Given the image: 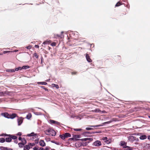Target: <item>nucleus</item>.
Here are the masks:
<instances>
[{"label": "nucleus", "instance_id": "de8ad7c7", "mask_svg": "<svg viewBox=\"0 0 150 150\" xmlns=\"http://www.w3.org/2000/svg\"><path fill=\"white\" fill-rule=\"evenodd\" d=\"M148 139L149 140H150V135L148 137Z\"/></svg>", "mask_w": 150, "mask_h": 150}, {"label": "nucleus", "instance_id": "a211bd4d", "mask_svg": "<svg viewBox=\"0 0 150 150\" xmlns=\"http://www.w3.org/2000/svg\"><path fill=\"white\" fill-rule=\"evenodd\" d=\"M29 68L28 66H24L22 67V69H26Z\"/></svg>", "mask_w": 150, "mask_h": 150}, {"label": "nucleus", "instance_id": "2eb2a0df", "mask_svg": "<svg viewBox=\"0 0 150 150\" xmlns=\"http://www.w3.org/2000/svg\"><path fill=\"white\" fill-rule=\"evenodd\" d=\"M7 72H14L15 71L14 69H7L6 70Z\"/></svg>", "mask_w": 150, "mask_h": 150}, {"label": "nucleus", "instance_id": "603ef678", "mask_svg": "<svg viewBox=\"0 0 150 150\" xmlns=\"http://www.w3.org/2000/svg\"><path fill=\"white\" fill-rule=\"evenodd\" d=\"M101 126V125H98L96 126V127H99V126Z\"/></svg>", "mask_w": 150, "mask_h": 150}, {"label": "nucleus", "instance_id": "c756f323", "mask_svg": "<svg viewBox=\"0 0 150 150\" xmlns=\"http://www.w3.org/2000/svg\"><path fill=\"white\" fill-rule=\"evenodd\" d=\"M95 111L96 112H99L100 113L101 112V110H99L98 109H96L95 110Z\"/></svg>", "mask_w": 150, "mask_h": 150}, {"label": "nucleus", "instance_id": "f257e3e1", "mask_svg": "<svg viewBox=\"0 0 150 150\" xmlns=\"http://www.w3.org/2000/svg\"><path fill=\"white\" fill-rule=\"evenodd\" d=\"M44 132L45 134L47 135L54 136L56 135V132L53 129L51 128L45 130Z\"/></svg>", "mask_w": 150, "mask_h": 150}, {"label": "nucleus", "instance_id": "9d476101", "mask_svg": "<svg viewBox=\"0 0 150 150\" xmlns=\"http://www.w3.org/2000/svg\"><path fill=\"white\" fill-rule=\"evenodd\" d=\"M147 137L146 135H142L139 137V139L141 140H144L146 139Z\"/></svg>", "mask_w": 150, "mask_h": 150}, {"label": "nucleus", "instance_id": "412c9836", "mask_svg": "<svg viewBox=\"0 0 150 150\" xmlns=\"http://www.w3.org/2000/svg\"><path fill=\"white\" fill-rule=\"evenodd\" d=\"M22 69V67H19L18 68H16L14 69L15 71H18L19 70H21Z\"/></svg>", "mask_w": 150, "mask_h": 150}, {"label": "nucleus", "instance_id": "72a5a7b5", "mask_svg": "<svg viewBox=\"0 0 150 150\" xmlns=\"http://www.w3.org/2000/svg\"><path fill=\"white\" fill-rule=\"evenodd\" d=\"M12 52L13 51H4V53H6L9 52Z\"/></svg>", "mask_w": 150, "mask_h": 150}, {"label": "nucleus", "instance_id": "5fc2aeb1", "mask_svg": "<svg viewBox=\"0 0 150 150\" xmlns=\"http://www.w3.org/2000/svg\"><path fill=\"white\" fill-rule=\"evenodd\" d=\"M42 87V88H44V86H42V87Z\"/></svg>", "mask_w": 150, "mask_h": 150}, {"label": "nucleus", "instance_id": "13d9d810", "mask_svg": "<svg viewBox=\"0 0 150 150\" xmlns=\"http://www.w3.org/2000/svg\"><path fill=\"white\" fill-rule=\"evenodd\" d=\"M55 150V149H52V150Z\"/></svg>", "mask_w": 150, "mask_h": 150}, {"label": "nucleus", "instance_id": "dca6fc26", "mask_svg": "<svg viewBox=\"0 0 150 150\" xmlns=\"http://www.w3.org/2000/svg\"><path fill=\"white\" fill-rule=\"evenodd\" d=\"M11 140V137H7L6 139V141L7 142H10Z\"/></svg>", "mask_w": 150, "mask_h": 150}, {"label": "nucleus", "instance_id": "6ab92c4d", "mask_svg": "<svg viewBox=\"0 0 150 150\" xmlns=\"http://www.w3.org/2000/svg\"><path fill=\"white\" fill-rule=\"evenodd\" d=\"M76 141L77 140H80L81 141H82V142H84V141H87L86 138H84V139H76Z\"/></svg>", "mask_w": 150, "mask_h": 150}, {"label": "nucleus", "instance_id": "e433bc0d", "mask_svg": "<svg viewBox=\"0 0 150 150\" xmlns=\"http://www.w3.org/2000/svg\"><path fill=\"white\" fill-rule=\"evenodd\" d=\"M86 129L87 130H92V128H91L87 127L86 128Z\"/></svg>", "mask_w": 150, "mask_h": 150}, {"label": "nucleus", "instance_id": "a878e982", "mask_svg": "<svg viewBox=\"0 0 150 150\" xmlns=\"http://www.w3.org/2000/svg\"><path fill=\"white\" fill-rule=\"evenodd\" d=\"M122 4V3L120 2H119L117 3L115 5V6H120Z\"/></svg>", "mask_w": 150, "mask_h": 150}, {"label": "nucleus", "instance_id": "6e6552de", "mask_svg": "<svg viewBox=\"0 0 150 150\" xmlns=\"http://www.w3.org/2000/svg\"><path fill=\"white\" fill-rule=\"evenodd\" d=\"M40 145L42 146H44L45 145V144L43 140H40L39 142Z\"/></svg>", "mask_w": 150, "mask_h": 150}, {"label": "nucleus", "instance_id": "6e6d98bb", "mask_svg": "<svg viewBox=\"0 0 150 150\" xmlns=\"http://www.w3.org/2000/svg\"><path fill=\"white\" fill-rule=\"evenodd\" d=\"M63 33V32H62L61 33L62 34Z\"/></svg>", "mask_w": 150, "mask_h": 150}, {"label": "nucleus", "instance_id": "49530a36", "mask_svg": "<svg viewBox=\"0 0 150 150\" xmlns=\"http://www.w3.org/2000/svg\"><path fill=\"white\" fill-rule=\"evenodd\" d=\"M76 72H72V74H76Z\"/></svg>", "mask_w": 150, "mask_h": 150}, {"label": "nucleus", "instance_id": "37998d69", "mask_svg": "<svg viewBox=\"0 0 150 150\" xmlns=\"http://www.w3.org/2000/svg\"><path fill=\"white\" fill-rule=\"evenodd\" d=\"M4 149L3 150H9L10 149H8L7 148H4Z\"/></svg>", "mask_w": 150, "mask_h": 150}, {"label": "nucleus", "instance_id": "cd10ccee", "mask_svg": "<svg viewBox=\"0 0 150 150\" xmlns=\"http://www.w3.org/2000/svg\"><path fill=\"white\" fill-rule=\"evenodd\" d=\"M112 121H113V120H110V121H108V122H105L103 123V124H109V123H111Z\"/></svg>", "mask_w": 150, "mask_h": 150}, {"label": "nucleus", "instance_id": "c03bdc74", "mask_svg": "<svg viewBox=\"0 0 150 150\" xmlns=\"http://www.w3.org/2000/svg\"><path fill=\"white\" fill-rule=\"evenodd\" d=\"M39 46L38 45H36L35 46V47H36V48H39Z\"/></svg>", "mask_w": 150, "mask_h": 150}, {"label": "nucleus", "instance_id": "c9c22d12", "mask_svg": "<svg viewBox=\"0 0 150 150\" xmlns=\"http://www.w3.org/2000/svg\"><path fill=\"white\" fill-rule=\"evenodd\" d=\"M26 48H27V49H30L31 48V46H30H30H27L26 47Z\"/></svg>", "mask_w": 150, "mask_h": 150}, {"label": "nucleus", "instance_id": "a18cd8bd", "mask_svg": "<svg viewBox=\"0 0 150 150\" xmlns=\"http://www.w3.org/2000/svg\"><path fill=\"white\" fill-rule=\"evenodd\" d=\"M105 112V111H101V112L100 113H104Z\"/></svg>", "mask_w": 150, "mask_h": 150}, {"label": "nucleus", "instance_id": "9b49d317", "mask_svg": "<svg viewBox=\"0 0 150 150\" xmlns=\"http://www.w3.org/2000/svg\"><path fill=\"white\" fill-rule=\"evenodd\" d=\"M27 136H33V138H34V137L36 138L37 136L36 135L34 134V133H32L31 134H28L27 135Z\"/></svg>", "mask_w": 150, "mask_h": 150}, {"label": "nucleus", "instance_id": "aec40b11", "mask_svg": "<svg viewBox=\"0 0 150 150\" xmlns=\"http://www.w3.org/2000/svg\"><path fill=\"white\" fill-rule=\"evenodd\" d=\"M50 42H51V41L50 40H47V41H45L43 43V44H45V45L47 44H49V43H50Z\"/></svg>", "mask_w": 150, "mask_h": 150}, {"label": "nucleus", "instance_id": "2f4dec72", "mask_svg": "<svg viewBox=\"0 0 150 150\" xmlns=\"http://www.w3.org/2000/svg\"><path fill=\"white\" fill-rule=\"evenodd\" d=\"M34 114L37 115H41V113L40 112H34Z\"/></svg>", "mask_w": 150, "mask_h": 150}, {"label": "nucleus", "instance_id": "c85d7f7f", "mask_svg": "<svg viewBox=\"0 0 150 150\" xmlns=\"http://www.w3.org/2000/svg\"><path fill=\"white\" fill-rule=\"evenodd\" d=\"M18 145H19V146L20 147H23L24 145V144L22 143H19Z\"/></svg>", "mask_w": 150, "mask_h": 150}, {"label": "nucleus", "instance_id": "680f3d73", "mask_svg": "<svg viewBox=\"0 0 150 150\" xmlns=\"http://www.w3.org/2000/svg\"><path fill=\"white\" fill-rule=\"evenodd\" d=\"M50 80H47V81H49Z\"/></svg>", "mask_w": 150, "mask_h": 150}, {"label": "nucleus", "instance_id": "f704fd0d", "mask_svg": "<svg viewBox=\"0 0 150 150\" xmlns=\"http://www.w3.org/2000/svg\"><path fill=\"white\" fill-rule=\"evenodd\" d=\"M86 138V140H90V141H92L93 140V139L91 138Z\"/></svg>", "mask_w": 150, "mask_h": 150}, {"label": "nucleus", "instance_id": "423d86ee", "mask_svg": "<svg viewBox=\"0 0 150 150\" xmlns=\"http://www.w3.org/2000/svg\"><path fill=\"white\" fill-rule=\"evenodd\" d=\"M128 138L129 141L131 142H133L136 140L135 137L132 136L129 137Z\"/></svg>", "mask_w": 150, "mask_h": 150}, {"label": "nucleus", "instance_id": "09e8293b", "mask_svg": "<svg viewBox=\"0 0 150 150\" xmlns=\"http://www.w3.org/2000/svg\"><path fill=\"white\" fill-rule=\"evenodd\" d=\"M18 139L19 140H22V138L21 137H19L18 138Z\"/></svg>", "mask_w": 150, "mask_h": 150}, {"label": "nucleus", "instance_id": "f8f14e48", "mask_svg": "<svg viewBox=\"0 0 150 150\" xmlns=\"http://www.w3.org/2000/svg\"><path fill=\"white\" fill-rule=\"evenodd\" d=\"M18 125H20L22 122L23 120L21 118H19L18 120Z\"/></svg>", "mask_w": 150, "mask_h": 150}, {"label": "nucleus", "instance_id": "052dcab7", "mask_svg": "<svg viewBox=\"0 0 150 150\" xmlns=\"http://www.w3.org/2000/svg\"><path fill=\"white\" fill-rule=\"evenodd\" d=\"M138 140V139H137V140Z\"/></svg>", "mask_w": 150, "mask_h": 150}, {"label": "nucleus", "instance_id": "1a4fd4ad", "mask_svg": "<svg viewBox=\"0 0 150 150\" xmlns=\"http://www.w3.org/2000/svg\"><path fill=\"white\" fill-rule=\"evenodd\" d=\"M50 123L52 124H55L56 125L59 124V123L57 122L52 120H50Z\"/></svg>", "mask_w": 150, "mask_h": 150}, {"label": "nucleus", "instance_id": "864d4df0", "mask_svg": "<svg viewBox=\"0 0 150 150\" xmlns=\"http://www.w3.org/2000/svg\"><path fill=\"white\" fill-rule=\"evenodd\" d=\"M18 50H15V51H12L13 52H17V51H18Z\"/></svg>", "mask_w": 150, "mask_h": 150}, {"label": "nucleus", "instance_id": "20e7f679", "mask_svg": "<svg viewBox=\"0 0 150 150\" xmlns=\"http://www.w3.org/2000/svg\"><path fill=\"white\" fill-rule=\"evenodd\" d=\"M127 143L123 141H122L120 142V145L122 146L123 148H128L129 146H126Z\"/></svg>", "mask_w": 150, "mask_h": 150}, {"label": "nucleus", "instance_id": "e2e57ef3", "mask_svg": "<svg viewBox=\"0 0 150 150\" xmlns=\"http://www.w3.org/2000/svg\"><path fill=\"white\" fill-rule=\"evenodd\" d=\"M2 54H0V55H1Z\"/></svg>", "mask_w": 150, "mask_h": 150}, {"label": "nucleus", "instance_id": "0eeeda50", "mask_svg": "<svg viewBox=\"0 0 150 150\" xmlns=\"http://www.w3.org/2000/svg\"><path fill=\"white\" fill-rule=\"evenodd\" d=\"M86 58L87 61L88 62H91L92 60L90 58L88 54H86Z\"/></svg>", "mask_w": 150, "mask_h": 150}, {"label": "nucleus", "instance_id": "79ce46f5", "mask_svg": "<svg viewBox=\"0 0 150 150\" xmlns=\"http://www.w3.org/2000/svg\"><path fill=\"white\" fill-rule=\"evenodd\" d=\"M17 135L20 136L21 135V132H18V133Z\"/></svg>", "mask_w": 150, "mask_h": 150}, {"label": "nucleus", "instance_id": "4468645a", "mask_svg": "<svg viewBox=\"0 0 150 150\" xmlns=\"http://www.w3.org/2000/svg\"><path fill=\"white\" fill-rule=\"evenodd\" d=\"M112 140L111 139H109L105 141V142L107 144H109L111 142Z\"/></svg>", "mask_w": 150, "mask_h": 150}, {"label": "nucleus", "instance_id": "f03ea898", "mask_svg": "<svg viewBox=\"0 0 150 150\" xmlns=\"http://www.w3.org/2000/svg\"><path fill=\"white\" fill-rule=\"evenodd\" d=\"M1 115L2 116L8 118L13 119L16 116V114L9 115L7 112L2 113Z\"/></svg>", "mask_w": 150, "mask_h": 150}, {"label": "nucleus", "instance_id": "4be33fe9", "mask_svg": "<svg viewBox=\"0 0 150 150\" xmlns=\"http://www.w3.org/2000/svg\"><path fill=\"white\" fill-rule=\"evenodd\" d=\"M22 142V143H23L24 145L26 143V142L25 139H23L21 140Z\"/></svg>", "mask_w": 150, "mask_h": 150}, {"label": "nucleus", "instance_id": "bb28decb", "mask_svg": "<svg viewBox=\"0 0 150 150\" xmlns=\"http://www.w3.org/2000/svg\"><path fill=\"white\" fill-rule=\"evenodd\" d=\"M11 139L12 138L13 139H16L17 138V137L15 136L11 135Z\"/></svg>", "mask_w": 150, "mask_h": 150}, {"label": "nucleus", "instance_id": "8fccbe9b", "mask_svg": "<svg viewBox=\"0 0 150 150\" xmlns=\"http://www.w3.org/2000/svg\"><path fill=\"white\" fill-rule=\"evenodd\" d=\"M46 150H49L48 148L46 147Z\"/></svg>", "mask_w": 150, "mask_h": 150}, {"label": "nucleus", "instance_id": "39448f33", "mask_svg": "<svg viewBox=\"0 0 150 150\" xmlns=\"http://www.w3.org/2000/svg\"><path fill=\"white\" fill-rule=\"evenodd\" d=\"M93 144L96 146H99L101 145V143L100 141L98 140L95 142Z\"/></svg>", "mask_w": 150, "mask_h": 150}, {"label": "nucleus", "instance_id": "7ed1b4c3", "mask_svg": "<svg viewBox=\"0 0 150 150\" xmlns=\"http://www.w3.org/2000/svg\"><path fill=\"white\" fill-rule=\"evenodd\" d=\"M60 137L63 140L68 137H71V135L69 133H66L60 135Z\"/></svg>", "mask_w": 150, "mask_h": 150}, {"label": "nucleus", "instance_id": "b1692460", "mask_svg": "<svg viewBox=\"0 0 150 150\" xmlns=\"http://www.w3.org/2000/svg\"><path fill=\"white\" fill-rule=\"evenodd\" d=\"M38 84H41L43 85H46L47 84V83H46V82H38Z\"/></svg>", "mask_w": 150, "mask_h": 150}, {"label": "nucleus", "instance_id": "a19ab883", "mask_svg": "<svg viewBox=\"0 0 150 150\" xmlns=\"http://www.w3.org/2000/svg\"><path fill=\"white\" fill-rule=\"evenodd\" d=\"M80 137V136L79 135H76L75 136V138H79Z\"/></svg>", "mask_w": 150, "mask_h": 150}, {"label": "nucleus", "instance_id": "5701e85b", "mask_svg": "<svg viewBox=\"0 0 150 150\" xmlns=\"http://www.w3.org/2000/svg\"><path fill=\"white\" fill-rule=\"evenodd\" d=\"M5 141V139L1 138L0 139V142L1 143H4Z\"/></svg>", "mask_w": 150, "mask_h": 150}, {"label": "nucleus", "instance_id": "4c0bfd02", "mask_svg": "<svg viewBox=\"0 0 150 150\" xmlns=\"http://www.w3.org/2000/svg\"><path fill=\"white\" fill-rule=\"evenodd\" d=\"M51 45L53 46H55L56 45V43L55 42H53L51 43Z\"/></svg>", "mask_w": 150, "mask_h": 150}, {"label": "nucleus", "instance_id": "f3484780", "mask_svg": "<svg viewBox=\"0 0 150 150\" xmlns=\"http://www.w3.org/2000/svg\"><path fill=\"white\" fill-rule=\"evenodd\" d=\"M30 149V147L29 146L26 145L24 147V150H28Z\"/></svg>", "mask_w": 150, "mask_h": 150}, {"label": "nucleus", "instance_id": "7c9ffc66", "mask_svg": "<svg viewBox=\"0 0 150 150\" xmlns=\"http://www.w3.org/2000/svg\"><path fill=\"white\" fill-rule=\"evenodd\" d=\"M74 129L76 131H81V129Z\"/></svg>", "mask_w": 150, "mask_h": 150}, {"label": "nucleus", "instance_id": "58836bf2", "mask_svg": "<svg viewBox=\"0 0 150 150\" xmlns=\"http://www.w3.org/2000/svg\"><path fill=\"white\" fill-rule=\"evenodd\" d=\"M34 56L36 58H38V56L36 54V53H34Z\"/></svg>", "mask_w": 150, "mask_h": 150}, {"label": "nucleus", "instance_id": "3c124183", "mask_svg": "<svg viewBox=\"0 0 150 150\" xmlns=\"http://www.w3.org/2000/svg\"><path fill=\"white\" fill-rule=\"evenodd\" d=\"M44 89H45V91H47V90H48L47 89V88H44Z\"/></svg>", "mask_w": 150, "mask_h": 150}, {"label": "nucleus", "instance_id": "bf43d9fd", "mask_svg": "<svg viewBox=\"0 0 150 150\" xmlns=\"http://www.w3.org/2000/svg\"><path fill=\"white\" fill-rule=\"evenodd\" d=\"M42 59H41L42 62Z\"/></svg>", "mask_w": 150, "mask_h": 150}, {"label": "nucleus", "instance_id": "ddd939ff", "mask_svg": "<svg viewBox=\"0 0 150 150\" xmlns=\"http://www.w3.org/2000/svg\"><path fill=\"white\" fill-rule=\"evenodd\" d=\"M52 87H55L57 89H58L59 88V87L58 85H56L54 84H52L51 85Z\"/></svg>", "mask_w": 150, "mask_h": 150}, {"label": "nucleus", "instance_id": "4d7b16f0", "mask_svg": "<svg viewBox=\"0 0 150 150\" xmlns=\"http://www.w3.org/2000/svg\"><path fill=\"white\" fill-rule=\"evenodd\" d=\"M149 118H150V116H149Z\"/></svg>", "mask_w": 150, "mask_h": 150}, {"label": "nucleus", "instance_id": "473e14b6", "mask_svg": "<svg viewBox=\"0 0 150 150\" xmlns=\"http://www.w3.org/2000/svg\"><path fill=\"white\" fill-rule=\"evenodd\" d=\"M107 139H108V138L106 137H103L102 138L103 140L104 141H105H105H106Z\"/></svg>", "mask_w": 150, "mask_h": 150}, {"label": "nucleus", "instance_id": "ea45409f", "mask_svg": "<svg viewBox=\"0 0 150 150\" xmlns=\"http://www.w3.org/2000/svg\"><path fill=\"white\" fill-rule=\"evenodd\" d=\"M4 93L2 92H0V96H2L4 95Z\"/></svg>", "mask_w": 150, "mask_h": 150}, {"label": "nucleus", "instance_id": "393cba45", "mask_svg": "<svg viewBox=\"0 0 150 150\" xmlns=\"http://www.w3.org/2000/svg\"><path fill=\"white\" fill-rule=\"evenodd\" d=\"M31 114L29 113L27 115V118L28 119H29L30 118H31Z\"/></svg>", "mask_w": 150, "mask_h": 150}]
</instances>
